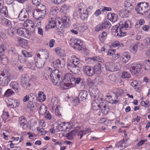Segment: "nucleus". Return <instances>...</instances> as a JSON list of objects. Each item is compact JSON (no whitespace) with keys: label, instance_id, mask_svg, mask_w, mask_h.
I'll use <instances>...</instances> for the list:
<instances>
[{"label":"nucleus","instance_id":"f257e3e1","mask_svg":"<svg viewBox=\"0 0 150 150\" xmlns=\"http://www.w3.org/2000/svg\"><path fill=\"white\" fill-rule=\"evenodd\" d=\"M119 24V26L115 25L113 27L112 31V34L118 38L125 36L126 32L124 31L131 27L130 23L129 20L121 21Z\"/></svg>","mask_w":150,"mask_h":150},{"label":"nucleus","instance_id":"f03ea898","mask_svg":"<svg viewBox=\"0 0 150 150\" xmlns=\"http://www.w3.org/2000/svg\"><path fill=\"white\" fill-rule=\"evenodd\" d=\"M135 0H127L124 3V9L120 10V12H121L125 14L126 17H128L129 13L132 10L133 6L132 3H134Z\"/></svg>","mask_w":150,"mask_h":150},{"label":"nucleus","instance_id":"7ed1b4c3","mask_svg":"<svg viewBox=\"0 0 150 150\" xmlns=\"http://www.w3.org/2000/svg\"><path fill=\"white\" fill-rule=\"evenodd\" d=\"M78 9L80 16L82 20L87 18L88 16L87 8L86 5L83 3H81L78 5Z\"/></svg>","mask_w":150,"mask_h":150},{"label":"nucleus","instance_id":"20e7f679","mask_svg":"<svg viewBox=\"0 0 150 150\" xmlns=\"http://www.w3.org/2000/svg\"><path fill=\"white\" fill-rule=\"evenodd\" d=\"M59 70L54 69L53 71L50 74V77L51 81L53 84L56 85L58 83H60L61 81L60 80V75Z\"/></svg>","mask_w":150,"mask_h":150},{"label":"nucleus","instance_id":"39448f33","mask_svg":"<svg viewBox=\"0 0 150 150\" xmlns=\"http://www.w3.org/2000/svg\"><path fill=\"white\" fill-rule=\"evenodd\" d=\"M11 80V75L10 74H4V73H0V85L5 86L8 85Z\"/></svg>","mask_w":150,"mask_h":150},{"label":"nucleus","instance_id":"423d86ee","mask_svg":"<svg viewBox=\"0 0 150 150\" xmlns=\"http://www.w3.org/2000/svg\"><path fill=\"white\" fill-rule=\"evenodd\" d=\"M74 77L72 74L70 73H67L64 75V80L66 83H64V88L67 89L71 87L72 79Z\"/></svg>","mask_w":150,"mask_h":150},{"label":"nucleus","instance_id":"0eeeda50","mask_svg":"<svg viewBox=\"0 0 150 150\" xmlns=\"http://www.w3.org/2000/svg\"><path fill=\"white\" fill-rule=\"evenodd\" d=\"M105 67L107 70L112 72L119 70L120 67L118 63H116L114 64L112 62H109L106 63Z\"/></svg>","mask_w":150,"mask_h":150},{"label":"nucleus","instance_id":"6e6552de","mask_svg":"<svg viewBox=\"0 0 150 150\" xmlns=\"http://www.w3.org/2000/svg\"><path fill=\"white\" fill-rule=\"evenodd\" d=\"M46 15L45 12L34 10L33 11V16L34 18L37 21H40L43 19Z\"/></svg>","mask_w":150,"mask_h":150},{"label":"nucleus","instance_id":"1a4fd4ad","mask_svg":"<svg viewBox=\"0 0 150 150\" xmlns=\"http://www.w3.org/2000/svg\"><path fill=\"white\" fill-rule=\"evenodd\" d=\"M30 78L27 76L22 77L21 79V85L26 90H29L31 84L29 83Z\"/></svg>","mask_w":150,"mask_h":150},{"label":"nucleus","instance_id":"9d476101","mask_svg":"<svg viewBox=\"0 0 150 150\" xmlns=\"http://www.w3.org/2000/svg\"><path fill=\"white\" fill-rule=\"evenodd\" d=\"M142 67L143 66L142 64H137L131 67L130 69L131 73L133 75H135L140 72Z\"/></svg>","mask_w":150,"mask_h":150},{"label":"nucleus","instance_id":"9b49d317","mask_svg":"<svg viewBox=\"0 0 150 150\" xmlns=\"http://www.w3.org/2000/svg\"><path fill=\"white\" fill-rule=\"evenodd\" d=\"M36 56L38 57H40V58L46 62L49 57V54L47 50L41 49L39 51V52L38 53Z\"/></svg>","mask_w":150,"mask_h":150},{"label":"nucleus","instance_id":"f8f14e48","mask_svg":"<svg viewBox=\"0 0 150 150\" xmlns=\"http://www.w3.org/2000/svg\"><path fill=\"white\" fill-rule=\"evenodd\" d=\"M67 67L71 72L76 74H79L80 71L79 67L76 64H67Z\"/></svg>","mask_w":150,"mask_h":150},{"label":"nucleus","instance_id":"ddd939ff","mask_svg":"<svg viewBox=\"0 0 150 150\" xmlns=\"http://www.w3.org/2000/svg\"><path fill=\"white\" fill-rule=\"evenodd\" d=\"M35 62L36 67L38 68H41L44 66L46 61L40 58V57L35 56Z\"/></svg>","mask_w":150,"mask_h":150},{"label":"nucleus","instance_id":"4468645a","mask_svg":"<svg viewBox=\"0 0 150 150\" xmlns=\"http://www.w3.org/2000/svg\"><path fill=\"white\" fill-rule=\"evenodd\" d=\"M28 17V11L26 9H23L19 13L18 18L20 21H23L25 20H27Z\"/></svg>","mask_w":150,"mask_h":150},{"label":"nucleus","instance_id":"2eb2a0df","mask_svg":"<svg viewBox=\"0 0 150 150\" xmlns=\"http://www.w3.org/2000/svg\"><path fill=\"white\" fill-rule=\"evenodd\" d=\"M83 71L89 76H91L94 74L93 68L88 66L83 67Z\"/></svg>","mask_w":150,"mask_h":150},{"label":"nucleus","instance_id":"dca6fc26","mask_svg":"<svg viewBox=\"0 0 150 150\" xmlns=\"http://www.w3.org/2000/svg\"><path fill=\"white\" fill-rule=\"evenodd\" d=\"M142 4V3L138 4L136 7L135 10L138 13L144 15L146 13H147V10L144 7H143L142 5H141Z\"/></svg>","mask_w":150,"mask_h":150},{"label":"nucleus","instance_id":"f3484780","mask_svg":"<svg viewBox=\"0 0 150 150\" xmlns=\"http://www.w3.org/2000/svg\"><path fill=\"white\" fill-rule=\"evenodd\" d=\"M64 61L63 60L57 59L53 63V67L56 68L60 69L63 67L64 65Z\"/></svg>","mask_w":150,"mask_h":150},{"label":"nucleus","instance_id":"a211bd4d","mask_svg":"<svg viewBox=\"0 0 150 150\" xmlns=\"http://www.w3.org/2000/svg\"><path fill=\"white\" fill-rule=\"evenodd\" d=\"M89 91L91 96L93 98L95 97V96L99 93L98 90L96 86L89 88Z\"/></svg>","mask_w":150,"mask_h":150},{"label":"nucleus","instance_id":"6ab92c4d","mask_svg":"<svg viewBox=\"0 0 150 150\" xmlns=\"http://www.w3.org/2000/svg\"><path fill=\"white\" fill-rule=\"evenodd\" d=\"M126 141H122L118 142L116 143L115 144V148H120V150H121L125 148L127 146L126 145Z\"/></svg>","mask_w":150,"mask_h":150},{"label":"nucleus","instance_id":"aec40b11","mask_svg":"<svg viewBox=\"0 0 150 150\" xmlns=\"http://www.w3.org/2000/svg\"><path fill=\"white\" fill-rule=\"evenodd\" d=\"M88 93L87 91L85 90H82L80 92L79 95V99L83 101L86 99Z\"/></svg>","mask_w":150,"mask_h":150},{"label":"nucleus","instance_id":"412c9836","mask_svg":"<svg viewBox=\"0 0 150 150\" xmlns=\"http://www.w3.org/2000/svg\"><path fill=\"white\" fill-rule=\"evenodd\" d=\"M79 63V59L76 57L75 55H72L71 57V62L70 63H68L67 64H76L78 65Z\"/></svg>","mask_w":150,"mask_h":150},{"label":"nucleus","instance_id":"4be33fe9","mask_svg":"<svg viewBox=\"0 0 150 150\" xmlns=\"http://www.w3.org/2000/svg\"><path fill=\"white\" fill-rule=\"evenodd\" d=\"M131 57L127 52H124L123 53V56L122 58V61L125 63H126L130 59Z\"/></svg>","mask_w":150,"mask_h":150},{"label":"nucleus","instance_id":"5701e85b","mask_svg":"<svg viewBox=\"0 0 150 150\" xmlns=\"http://www.w3.org/2000/svg\"><path fill=\"white\" fill-rule=\"evenodd\" d=\"M108 18L110 21L115 22L117 19L118 16L115 13H110L108 15Z\"/></svg>","mask_w":150,"mask_h":150},{"label":"nucleus","instance_id":"b1692460","mask_svg":"<svg viewBox=\"0 0 150 150\" xmlns=\"http://www.w3.org/2000/svg\"><path fill=\"white\" fill-rule=\"evenodd\" d=\"M27 120L25 118L24 116H22L19 118V122L21 126H23V128H25L27 127L26 126V123Z\"/></svg>","mask_w":150,"mask_h":150},{"label":"nucleus","instance_id":"393cba45","mask_svg":"<svg viewBox=\"0 0 150 150\" xmlns=\"http://www.w3.org/2000/svg\"><path fill=\"white\" fill-rule=\"evenodd\" d=\"M37 102H34L33 100L32 101L30 100L28 102L27 107L30 110H33L37 107Z\"/></svg>","mask_w":150,"mask_h":150},{"label":"nucleus","instance_id":"a878e982","mask_svg":"<svg viewBox=\"0 0 150 150\" xmlns=\"http://www.w3.org/2000/svg\"><path fill=\"white\" fill-rule=\"evenodd\" d=\"M11 86L15 90L16 92H18L20 90V88L19 84L16 82H12L11 83Z\"/></svg>","mask_w":150,"mask_h":150},{"label":"nucleus","instance_id":"bb28decb","mask_svg":"<svg viewBox=\"0 0 150 150\" xmlns=\"http://www.w3.org/2000/svg\"><path fill=\"white\" fill-rule=\"evenodd\" d=\"M34 10L39 11L43 12L46 13V7L45 6L42 4H39L36 5V8Z\"/></svg>","mask_w":150,"mask_h":150},{"label":"nucleus","instance_id":"cd10ccee","mask_svg":"<svg viewBox=\"0 0 150 150\" xmlns=\"http://www.w3.org/2000/svg\"><path fill=\"white\" fill-rule=\"evenodd\" d=\"M94 74H99L101 71V65L99 63H97L93 68Z\"/></svg>","mask_w":150,"mask_h":150},{"label":"nucleus","instance_id":"c85d7f7f","mask_svg":"<svg viewBox=\"0 0 150 150\" xmlns=\"http://www.w3.org/2000/svg\"><path fill=\"white\" fill-rule=\"evenodd\" d=\"M43 94V92L42 91H39L38 93V100L40 102H43L46 99V96Z\"/></svg>","mask_w":150,"mask_h":150},{"label":"nucleus","instance_id":"c756f323","mask_svg":"<svg viewBox=\"0 0 150 150\" xmlns=\"http://www.w3.org/2000/svg\"><path fill=\"white\" fill-rule=\"evenodd\" d=\"M47 111V108L45 105H42L40 107L39 113L41 115L45 113Z\"/></svg>","mask_w":150,"mask_h":150},{"label":"nucleus","instance_id":"7c9ffc66","mask_svg":"<svg viewBox=\"0 0 150 150\" xmlns=\"http://www.w3.org/2000/svg\"><path fill=\"white\" fill-rule=\"evenodd\" d=\"M24 25L26 27H31L33 28L34 24L32 21L29 20H26L25 22Z\"/></svg>","mask_w":150,"mask_h":150},{"label":"nucleus","instance_id":"2f4dec72","mask_svg":"<svg viewBox=\"0 0 150 150\" xmlns=\"http://www.w3.org/2000/svg\"><path fill=\"white\" fill-rule=\"evenodd\" d=\"M138 47V44H132L130 47V50L131 52L135 54L137 52Z\"/></svg>","mask_w":150,"mask_h":150},{"label":"nucleus","instance_id":"473e14b6","mask_svg":"<svg viewBox=\"0 0 150 150\" xmlns=\"http://www.w3.org/2000/svg\"><path fill=\"white\" fill-rule=\"evenodd\" d=\"M14 92L11 89H8L5 91L4 96L6 97H8L14 95Z\"/></svg>","mask_w":150,"mask_h":150},{"label":"nucleus","instance_id":"72a5a7b5","mask_svg":"<svg viewBox=\"0 0 150 150\" xmlns=\"http://www.w3.org/2000/svg\"><path fill=\"white\" fill-rule=\"evenodd\" d=\"M100 105L98 104L97 102L93 101L92 104V109L94 110H99L100 108Z\"/></svg>","mask_w":150,"mask_h":150},{"label":"nucleus","instance_id":"f704fd0d","mask_svg":"<svg viewBox=\"0 0 150 150\" xmlns=\"http://www.w3.org/2000/svg\"><path fill=\"white\" fill-rule=\"evenodd\" d=\"M79 41H78V42H76L74 43L73 46L74 48V49L77 50H81L82 48V43L81 42L79 43Z\"/></svg>","mask_w":150,"mask_h":150},{"label":"nucleus","instance_id":"c9c22d12","mask_svg":"<svg viewBox=\"0 0 150 150\" xmlns=\"http://www.w3.org/2000/svg\"><path fill=\"white\" fill-rule=\"evenodd\" d=\"M20 42L19 43L21 45V46L24 48H26L28 46V44L26 40H21L20 38V39L18 38Z\"/></svg>","mask_w":150,"mask_h":150},{"label":"nucleus","instance_id":"e433bc0d","mask_svg":"<svg viewBox=\"0 0 150 150\" xmlns=\"http://www.w3.org/2000/svg\"><path fill=\"white\" fill-rule=\"evenodd\" d=\"M103 94L100 93H98L96 96L94 97L95 100H97L98 102L100 103V101L103 100Z\"/></svg>","mask_w":150,"mask_h":150},{"label":"nucleus","instance_id":"4c0bfd02","mask_svg":"<svg viewBox=\"0 0 150 150\" xmlns=\"http://www.w3.org/2000/svg\"><path fill=\"white\" fill-rule=\"evenodd\" d=\"M67 127L64 122H62L59 126V129L61 131H65L67 128Z\"/></svg>","mask_w":150,"mask_h":150},{"label":"nucleus","instance_id":"58836bf2","mask_svg":"<svg viewBox=\"0 0 150 150\" xmlns=\"http://www.w3.org/2000/svg\"><path fill=\"white\" fill-rule=\"evenodd\" d=\"M81 81L80 78H77L76 79L74 77L72 79V83H71V87L75 85L76 83L79 84Z\"/></svg>","mask_w":150,"mask_h":150},{"label":"nucleus","instance_id":"ea45409f","mask_svg":"<svg viewBox=\"0 0 150 150\" xmlns=\"http://www.w3.org/2000/svg\"><path fill=\"white\" fill-rule=\"evenodd\" d=\"M62 21L64 25H67V24H69V18L68 17L63 16L62 18Z\"/></svg>","mask_w":150,"mask_h":150},{"label":"nucleus","instance_id":"a19ab883","mask_svg":"<svg viewBox=\"0 0 150 150\" xmlns=\"http://www.w3.org/2000/svg\"><path fill=\"white\" fill-rule=\"evenodd\" d=\"M0 13L1 14H2V15L6 16L8 13L7 8L6 7H3L2 8H0Z\"/></svg>","mask_w":150,"mask_h":150},{"label":"nucleus","instance_id":"79ce46f5","mask_svg":"<svg viewBox=\"0 0 150 150\" xmlns=\"http://www.w3.org/2000/svg\"><path fill=\"white\" fill-rule=\"evenodd\" d=\"M116 79L115 75L113 74L110 75L108 77V80L109 82L112 83L115 82Z\"/></svg>","mask_w":150,"mask_h":150},{"label":"nucleus","instance_id":"37998d69","mask_svg":"<svg viewBox=\"0 0 150 150\" xmlns=\"http://www.w3.org/2000/svg\"><path fill=\"white\" fill-rule=\"evenodd\" d=\"M101 24L103 25L104 29H105L107 28H109L111 26V24L110 22L109 21H106L103 23Z\"/></svg>","mask_w":150,"mask_h":150},{"label":"nucleus","instance_id":"c03bdc74","mask_svg":"<svg viewBox=\"0 0 150 150\" xmlns=\"http://www.w3.org/2000/svg\"><path fill=\"white\" fill-rule=\"evenodd\" d=\"M77 27L78 31L81 33L84 31L85 30L87 29V27L85 25Z\"/></svg>","mask_w":150,"mask_h":150},{"label":"nucleus","instance_id":"a18cd8bd","mask_svg":"<svg viewBox=\"0 0 150 150\" xmlns=\"http://www.w3.org/2000/svg\"><path fill=\"white\" fill-rule=\"evenodd\" d=\"M16 30V29L11 28L8 30V35L11 36H13L15 34V32Z\"/></svg>","mask_w":150,"mask_h":150},{"label":"nucleus","instance_id":"49530a36","mask_svg":"<svg viewBox=\"0 0 150 150\" xmlns=\"http://www.w3.org/2000/svg\"><path fill=\"white\" fill-rule=\"evenodd\" d=\"M130 76V74L129 73L124 71L122 73L121 76L122 78L125 79L129 78Z\"/></svg>","mask_w":150,"mask_h":150},{"label":"nucleus","instance_id":"de8ad7c7","mask_svg":"<svg viewBox=\"0 0 150 150\" xmlns=\"http://www.w3.org/2000/svg\"><path fill=\"white\" fill-rule=\"evenodd\" d=\"M25 30V29L22 28H20L17 30V33L20 36H23V34L24 31Z\"/></svg>","mask_w":150,"mask_h":150},{"label":"nucleus","instance_id":"09e8293b","mask_svg":"<svg viewBox=\"0 0 150 150\" xmlns=\"http://www.w3.org/2000/svg\"><path fill=\"white\" fill-rule=\"evenodd\" d=\"M11 101L12 102V103L8 104L9 105H13V107L16 108L19 105V103L16 100L11 99Z\"/></svg>","mask_w":150,"mask_h":150},{"label":"nucleus","instance_id":"8fccbe9b","mask_svg":"<svg viewBox=\"0 0 150 150\" xmlns=\"http://www.w3.org/2000/svg\"><path fill=\"white\" fill-rule=\"evenodd\" d=\"M144 64L145 65L146 64L145 68V69L146 70H148L150 69V61L149 60H147L144 61Z\"/></svg>","mask_w":150,"mask_h":150},{"label":"nucleus","instance_id":"3c124183","mask_svg":"<svg viewBox=\"0 0 150 150\" xmlns=\"http://www.w3.org/2000/svg\"><path fill=\"white\" fill-rule=\"evenodd\" d=\"M87 82L88 85L89 86V88L93 87V86H96L93 81L90 79H87Z\"/></svg>","mask_w":150,"mask_h":150},{"label":"nucleus","instance_id":"603ef678","mask_svg":"<svg viewBox=\"0 0 150 150\" xmlns=\"http://www.w3.org/2000/svg\"><path fill=\"white\" fill-rule=\"evenodd\" d=\"M66 0H51V1L56 4H61L64 3Z\"/></svg>","mask_w":150,"mask_h":150},{"label":"nucleus","instance_id":"864d4df0","mask_svg":"<svg viewBox=\"0 0 150 150\" xmlns=\"http://www.w3.org/2000/svg\"><path fill=\"white\" fill-rule=\"evenodd\" d=\"M23 35V37H25L27 38H29L30 37V32L28 30H26L25 29V30L24 31Z\"/></svg>","mask_w":150,"mask_h":150},{"label":"nucleus","instance_id":"5fc2aeb1","mask_svg":"<svg viewBox=\"0 0 150 150\" xmlns=\"http://www.w3.org/2000/svg\"><path fill=\"white\" fill-rule=\"evenodd\" d=\"M106 107L105 105L103 106H101L100 107L101 109L100 110V111L101 110L102 113L105 115L107 114L108 113V111L105 110Z\"/></svg>","mask_w":150,"mask_h":150},{"label":"nucleus","instance_id":"6e6d98bb","mask_svg":"<svg viewBox=\"0 0 150 150\" xmlns=\"http://www.w3.org/2000/svg\"><path fill=\"white\" fill-rule=\"evenodd\" d=\"M115 50H110L108 52V55L112 56V57H115Z\"/></svg>","mask_w":150,"mask_h":150},{"label":"nucleus","instance_id":"4d7b16f0","mask_svg":"<svg viewBox=\"0 0 150 150\" xmlns=\"http://www.w3.org/2000/svg\"><path fill=\"white\" fill-rule=\"evenodd\" d=\"M107 35V33L105 32H103L101 35H100V40L101 42H102L104 39L106 38V37Z\"/></svg>","mask_w":150,"mask_h":150},{"label":"nucleus","instance_id":"13d9d810","mask_svg":"<svg viewBox=\"0 0 150 150\" xmlns=\"http://www.w3.org/2000/svg\"><path fill=\"white\" fill-rule=\"evenodd\" d=\"M22 54L25 57H29L31 56V54L29 53L25 50L22 51Z\"/></svg>","mask_w":150,"mask_h":150},{"label":"nucleus","instance_id":"bf43d9fd","mask_svg":"<svg viewBox=\"0 0 150 150\" xmlns=\"http://www.w3.org/2000/svg\"><path fill=\"white\" fill-rule=\"evenodd\" d=\"M104 28H103V25L102 24L99 25H97L95 28V30L96 31L98 32Z\"/></svg>","mask_w":150,"mask_h":150},{"label":"nucleus","instance_id":"052dcab7","mask_svg":"<svg viewBox=\"0 0 150 150\" xmlns=\"http://www.w3.org/2000/svg\"><path fill=\"white\" fill-rule=\"evenodd\" d=\"M74 135H73L71 132L68 133L66 135V137L69 140H71L73 139V136Z\"/></svg>","mask_w":150,"mask_h":150},{"label":"nucleus","instance_id":"680f3d73","mask_svg":"<svg viewBox=\"0 0 150 150\" xmlns=\"http://www.w3.org/2000/svg\"><path fill=\"white\" fill-rule=\"evenodd\" d=\"M33 4L36 5L41 2V0H32Z\"/></svg>","mask_w":150,"mask_h":150},{"label":"nucleus","instance_id":"e2e57ef3","mask_svg":"<svg viewBox=\"0 0 150 150\" xmlns=\"http://www.w3.org/2000/svg\"><path fill=\"white\" fill-rule=\"evenodd\" d=\"M45 117L48 120H50L52 118V116L50 113L47 112L45 115Z\"/></svg>","mask_w":150,"mask_h":150},{"label":"nucleus","instance_id":"0e129e2a","mask_svg":"<svg viewBox=\"0 0 150 150\" xmlns=\"http://www.w3.org/2000/svg\"><path fill=\"white\" fill-rule=\"evenodd\" d=\"M77 27L74 28L73 29H72L71 30V32L77 35L78 33V32H79L77 30Z\"/></svg>","mask_w":150,"mask_h":150},{"label":"nucleus","instance_id":"69168bd1","mask_svg":"<svg viewBox=\"0 0 150 150\" xmlns=\"http://www.w3.org/2000/svg\"><path fill=\"white\" fill-rule=\"evenodd\" d=\"M147 141V139H146L144 140H141L138 143V146H141L143 144L144 142H146Z\"/></svg>","mask_w":150,"mask_h":150},{"label":"nucleus","instance_id":"338daca9","mask_svg":"<svg viewBox=\"0 0 150 150\" xmlns=\"http://www.w3.org/2000/svg\"><path fill=\"white\" fill-rule=\"evenodd\" d=\"M55 42V40L54 39H52L50 41L49 46L50 47H52L54 46V45Z\"/></svg>","mask_w":150,"mask_h":150},{"label":"nucleus","instance_id":"774afa93","mask_svg":"<svg viewBox=\"0 0 150 150\" xmlns=\"http://www.w3.org/2000/svg\"><path fill=\"white\" fill-rule=\"evenodd\" d=\"M58 107L57 106L56 108L55 109V113L56 115L57 116H60L61 115L60 112L59 110Z\"/></svg>","mask_w":150,"mask_h":150}]
</instances>
